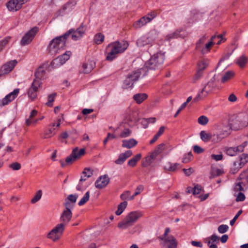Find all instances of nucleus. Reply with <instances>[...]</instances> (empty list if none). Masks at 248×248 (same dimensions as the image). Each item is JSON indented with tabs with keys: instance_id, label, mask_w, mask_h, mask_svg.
Wrapping results in <instances>:
<instances>
[{
	"instance_id": "nucleus-53",
	"label": "nucleus",
	"mask_w": 248,
	"mask_h": 248,
	"mask_svg": "<svg viewBox=\"0 0 248 248\" xmlns=\"http://www.w3.org/2000/svg\"><path fill=\"white\" fill-rule=\"evenodd\" d=\"M165 144L164 143L158 145L155 150L153 151L155 154L158 155L161 154L165 149Z\"/></svg>"
},
{
	"instance_id": "nucleus-8",
	"label": "nucleus",
	"mask_w": 248,
	"mask_h": 248,
	"mask_svg": "<svg viewBox=\"0 0 248 248\" xmlns=\"http://www.w3.org/2000/svg\"><path fill=\"white\" fill-rule=\"evenodd\" d=\"M62 50V35L52 39L47 46L46 51L50 55L55 56Z\"/></svg>"
},
{
	"instance_id": "nucleus-60",
	"label": "nucleus",
	"mask_w": 248,
	"mask_h": 248,
	"mask_svg": "<svg viewBox=\"0 0 248 248\" xmlns=\"http://www.w3.org/2000/svg\"><path fill=\"white\" fill-rule=\"evenodd\" d=\"M226 154L230 156H234L237 154V152L235 150V147H230L227 149Z\"/></svg>"
},
{
	"instance_id": "nucleus-61",
	"label": "nucleus",
	"mask_w": 248,
	"mask_h": 248,
	"mask_svg": "<svg viewBox=\"0 0 248 248\" xmlns=\"http://www.w3.org/2000/svg\"><path fill=\"white\" fill-rule=\"evenodd\" d=\"M234 195H235V196L236 197V202H243L246 199L245 194L244 193H242L241 192H239L237 195L235 194Z\"/></svg>"
},
{
	"instance_id": "nucleus-31",
	"label": "nucleus",
	"mask_w": 248,
	"mask_h": 248,
	"mask_svg": "<svg viewBox=\"0 0 248 248\" xmlns=\"http://www.w3.org/2000/svg\"><path fill=\"white\" fill-rule=\"evenodd\" d=\"M138 142L134 139H130L128 140H123L122 147L127 149H130L135 146Z\"/></svg>"
},
{
	"instance_id": "nucleus-39",
	"label": "nucleus",
	"mask_w": 248,
	"mask_h": 248,
	"mask_svg": "<svg viewBox=\"0 0 248 248\" xmlns=\"http://www.w3.org/2000/svg\"><path fill=\"white\" fill-rule=\"evenodd\" d=\"M46 237L47 238L51 239L53 242H56L60 239L61 235H58L55 232L51 231L47 233Z\"/></svg>"
},
{
	"instance_id": "nucleus-19",
	"label": "nucleus",
	"mask_w": 248,
	"mask_h": 248,
	"mask_svg": "<svg viewBox=\"0 0 248 248\" xmlns=\"http://www.w3.org/2000/svg\"><path fill=\"white\" fill-rule=\"evenodd\" d=\"M41 82L38 79H34L31 87L28 91L29 97L32 100L34 99L37 96V92L40 86Z\"/></svg>"
},
{
	"instance_id": "nucleus-13",
	"label": "nucleus",
	"mask_w": 248,
	"mask_h": 248,
	"mask_svg": "<svg viewBox=\"0 0 248 248\" xmlns=\"http://www.w3.org/2000/svg\"><path fill=\"white\" fill-rule=\"evenodd\" d=\"M248 180V169L242 172L238 177L233 187V191L235 192L244 191L245 184L243 180Z\"/></svg>"
},
{
	"instance_id": "nucleus-62",
	"label": "nucleus",
	"mask_w": 248,
	"mask_h": 248,
	"mask_svg": "<svg viewBox=\"0 0 248 248\" xmlns=\"http://www.w3.org/2000/svg\"><path fill=\"white\" fill-rule=\"evenodd\" d=\"M247 144L248 142L247 141H245L242 144L235 147V150H236L237 153L242 152Z\"/></svg>"
},
{
	"instance_id": "nucleus-44",
	"label": "nucleus",
	"mask_w": 248,
	"mask_h": 248,
	"mask_svg": "<svg viewBox=\"0 0 248 248\" xmlns=\"http://www.w3.org/2000/svg\"><path fill=\"white\" fill-rule=\"evenodd\" d=\"M120 197L122 200H132L134 199V196L130 195V192L129 191H125L121 195Z\"/></svg>"
},
{
	"instance_id": "nucleus-50",
	"label": "nucleus",
	"mask_w": 248,
	"mask_h": 248,
	"mask_svg": "<svg viewBox=\"0 0 248 248\" xmlns=\"http://www.w3.org/2000/svg\"><path fill=\"white\" fill-rule=\"evenodd\" d=\"M206 38L205 36L202 37L196 44V49H201V48L204 45V43L206 41Z\"/></svg>"
},
{
	"instance_id": "nucleus-2",
	"label": "nucleus",
	"mask_w": 248,
	"mask_h": 248,
	"mask_svg": "<svg viewBox=\"0 0 248 248\" xmlns=\"http://www.w3.org/2000/svg\"><path fill=\"white\" fill-rule=\"evenodd\" d=\"M156 37V33L155 31H151L148 33L141 36L137 41L136 44L138 47H142L147 45H150L148 48L150 54L154 52V48L158 49V45H152Z\"/></svg>"
},
{
	"instance_id": "nucleus-35",
	"label": "nucleus",
	"mask_w": 248,
	"mask_h": 248,
	"mask_svg": "<svg viewBox=\"0 0 248 248\" xmlns=\"http://www.w3.org/2000/svg\"><path fill=\"white\" fill-rule=\"evenodd\" d=\"M234 75V72L232 71H229L226 72L222 77L221 82L222 83H225L229 81L233 77Z\"/></svg>"
},
{
	"instance_id": "nucleus-49",
	"label": "nucleus",
	"mask_w": 248,
	"mask_h": 248,
	"mask_svg": "<svg viewBox=\"0 0 248 248\" xmlns=\"http://www.w3.org/2000/svg\"><path fill=\"white\" fill-rule=\"evenodd\" d=\"M75 5L76 2L74 0L69 1L63 6V10L68 9L69 11H71L73 9Z\"/></svg>"
},
{
	"instance_id": "nucleus-32",
	"label": "nucleus",
	"mask_w": 248,
	"mask_h": 248,
	"mask_svg": "<svg viewBox=\"0 0 248 248\" xmlns=\"http://www.w3.org/2000/svg\"><path fill=\"white\" fill-rule=\"evenodd\" d=\"M62 65V55H59L58 57L54 59L49 64L53 68H58Z\"/></svg>"
},
{
	"instance_id": "nucleus-14",
	"label": "nucleus",
	"mask_w": 248,
	"mask_h": 248,
	"mask_svg": "<svg viewBox=\"0 0 248 248\" xmlns=\"http://www.w3.org/2000/svg\"><path fill=\"white\" fill-rule=\"evenodd\" d=\"M85 153L84 149H78L76 148L73 149L71 155L65 158V163L71 165L76 160L80 158Z\"/></svg>"
},
{
	"instance_id": "nucleus-21",
	"label": "nucleus",
	"mask_w": 248,
	"mask_h": 248,
	"mask_svg": "<svg viewBox=\"0 0 248 248\" xmlns=\"http://www.w3.org/2000/svg\"><path fill=\"white\" fill-rule=\"evenodd\" d=\"M109 182V178L108 175H104L99 177L95 183V186L101 189L106 186Z\"/></svg>"
},
{
	"instance_id": "nucleus-30",
	"label": "nucleus",
	"mask_w": 248,
	"mask_h": 248,
	"mask_svg": "<svg viewBox=\"0 0 248 248\" xmlns=\"http://www.w3.org/2000/svg\"><path fill=\"white\" fill-rule=\"evenodd\" d=\"M219 238L216 234H214L211 236L204 239V242L207 243V245H216L218 243Z\"/></svg>"
},
{
	"instance_id": "nucleus-28",
	"label": "nucleus",
	"mask_w": 248,
	"mask_h": 248,
	"mask_svg": "<svg viewBox=\"0 0 248 248\" xmlns=\"http://www.w3.org/2000/svg\"><path fill=\"white\" fill-rule=\"evenodd\" d=\"M157 156V155L154 152H152L150 155L145 157L142 160V166L146 167L150 165L156 158Z\"/></svg>"
},
{
	"instance_id": "nucleus-4",
	"label": "nucleus",
	"mask_w": 248,
	"mask_h": 248,
	"mask_svg": "<svg viewBox=\"0 0 248 248\" xmlns=\"http://www.w3.org/2000/svg\"><path fill=\"white\" fill-rule=\"evenodd\" d=\"M78 197L76 194H70L65 199L66 210L63 211V226L70 220L72 215L71 210L73 209Z\"/></svg>"
},
{
	"instance_id": "nucleus-41",
	"label": "nucleus",
	"mask_w": 248,
	"mask_h": 248,
	"mask_svg": "<svg viewBox=\"0 0 248 248\" xmlns=\"http://www.w3.org/2000/svg\"><path fill=\"white\" fill-rule=\"evenodd\" d=\"M42 196V191L41 190H38L35 193L34 197L31 201V202L32 204H34L38 202L41 198Z\"/></svg>"
},
{
	"instance_id": "nucleus-7",
	"label": "nucleus",
	"mask_w": 248,
	"mask_h": 248,
	"mask_svg": "<svg viewBox=\"0 0 248 248\" xmlns=\"http://www.w3.org/2000/svg\"><path fill=\"white\" fill-rule=\"evenodd\" d=\"M165 60V53L158 51L151 56V58L145 63L146 68L150 69H156L161 65Z\"/></svg>"
},
{
	"instance_id": "nucleus-5",
	"label": "nucleus",
	"mask_w": 248,
	"mask_h": 248,
	"mask_svg": "<svg viewBox=\"0 0 248 248\" xmlns=\"http://www.w3.org/2000/svg\"><path fill=\"white\" fill-rule=\"evenodd\" d=\"M217 76L218 75H215L210 79L201 91L194 98L193 101L196 102L203 98L214 90L217 86V82L218 80Z\"/></svg>"
},
{
	"instance_id": "nucleus-48",
	"label": "nucleus",
	"mask_w": 248,
	"mask_h": 248,
	"mask_svg": "<svg viewBox=\"0 0 248 248\" xmlns=\"http://www.w3.org/2000/svg\"><path fill=\"white\" fill-rule=\"evenodd\" d=\"M131 134V130L128 128H124L119 135L121 138H125L129 137Z\"/></svg>"
},
{
	"instance_id": "nucleus-47",
	"label": "nucleus",
	"mask_w": 248,
	"mask_h": 248,
	"mask_svg": "<svg viewBox=\"0 0 248 248\" xmlns=\"http://www.w3.org/2000/svg\"><path fill=\"white\" fill-rule=\"evenodd\" d=\"M90 197V192L89 191H87L86 192L84 196L81 198V199L79 201L78 204L79 206H82L84 205L89 199Z\"/></svg>"
},
{
	"instance_id": "nucleus-22",
	"label": "nucleus",
	"mask_w": 248,
	"mask_h": 248,
	"mask_svg": "<svg viewBox=\"0 0 248 248\" xmlns=\"http://www.w3.org/2000/svg\"><path fill=\"white\" fill-rule=\"evenodd\" d=\"M49 68V65L48 62L43 64L41 66L38 67L37 70L35 73V77L36 79L40 80L44 78L45 74V70Z\"/></svg>"
},
{
	"instance_id": "nucleus-63",
	"label": "nucleus",
	"mask_w": 248,
	"mask_h": 248,
	"mask_svg": "<svg viewBox=\"0 0 248 248\" xmlns=\"http://www.w3.org/2000/svg\"><path fill=\"white\" fill-rule=\"evenodd\" d=\"M9 167L14 170H18L21 168V165L18 162H14L10 165Z\"/></svg>"
},
{
	"instance_id": "nucleus-1",
	"label": "nucleus",
	"mask_w": 248,
	"mask_h": 248,
	"mask_svg": "<svg viewBox=\"0 0 248 248\" xmlns=\"http://www.w3.org/2000/svg\"><path fill=\"white\" fill-rule=\"evenodd\" d=\"M129 44L124 40L114 41L109 43L106 49V60L112 61L118 54L123 53L127 48Z\"/></svg>"
},
{
	"instance_id": "nucleus-55",
	"label": "nucleus",
	"mask_w": 248,
	"mask_h": 248,
	"mask_svg": "<svg viewBox=\"0 0 248 248\" xmlns=\"http://www.w3.org/2000/svg\"><path fill=\"white\" fill-rule=\"evenodd\" d=\"M223 173V171L222 169L218 168H214L212 170V175L213 177H216L219 176Z\"/></svg>"
},
{
	"instance_id": "nucleus-57",
	"label": "nucleus",
	"mask_w": 248,
	"mask_h": 248,
	"mask_svg": "<svg viewBox=\"0 0 248 248\" xmlns=\"http://www.w3.org/2000/svg\"><path fill=\"white\" fill-rule=\"evenodd\" d=\"M10 39V37L7 36L0 41V51L2 50L3 47L9 42Z\"/></svg>"
},
{
	"instance_id": "nucleus-38",
	"label": "nucleus",
	"mask_w": 248,
	"mask_h": 248,
	"mask_svg": "<svg viewBox=\"0 0 248 248\" xmlns=\"http://www.w3.org/2000/svg\"><path fill=\"white\" fill-rule=\"evenodd\" d=\"M141 157V155L138 154L133 158H131L128 161V165L131 167H134L138 161H139Z\"/></svg>"
},
{
	"instance_id": "nucleus-6",
	"label": "nucleus",
	"mask_w": 248,
	"mask_h": 248,
	"mask_svg": "<svg viewBox=\"0 0 248 248\" xmlns=\"http://www.w3.org/2000/svg\"><path fill=\"white\" fill-rule=\"evenodd\" d=\"M229 122L230 125L232 127V130H238L248 125V115L247 114L233 115L230 118Z\"/></svg>"
},
{
	"instance_id": "nucleus-51",
	"label": "nucleus",
	"mask_w": 248,
	"mask_h": 248,
	"mask_svg": "<svg viewBox=\"0 0 248 248\" xmlns=\"http://www.w3.org/2000/svg\"><path fill=\"white\" fill-rule=\"evenodd\" d=\"M208 118L204 115L199 117L198 119L199 124L202 125H206L208 123Z\"/></svg>"
},
{
	"instance_id": "nucleus-56",
	"label": "nucleus",
	"mask_w": 248,
	"mask_h": 248,
	"mask_svg": "<svg viewBox=\"0 0 248 248\" xmlns=\"http://www.w3.org/2000/svg\"><path fill=\"white\" fill-rule=\"evenodd\" d=\"M192 157V155L191 152H189L188 154H186L184 155L182 159V162L184 163H187L191 160Z\"/></svg>"
},
{
	"instance_id": "nucleus-27",
	"label": "nucleus",
	"mask_w": 248,
	"mask_h": 248,
	"mask_svg": "<svg viewBox=\"0 0 248 248\" xmlns=\"http://www.w3.org/2000/svg\"><path fill=\"white\" fill-rule=\"evenodd\" d=\"M164 244L168 248H176L177 242L175 238L172 236H168L164 239Z\"/></svg>"
},
{
	"instance_id": "nucleus-58",
	"label": "nucleus",
	"mask_w": 248,
	"mask_h": 248,
	"mask_svg": "<svg viewBox=\"0 0 248 248\" xmlns=\"http://www.w3.org/2000/svg\"><path fill=\"white\" fill-rule=\"evenodd\" d=\"M229 229V227L227 225L222 224L218 226V231L220 233H224L226 232Z\"/></svg>"
},
{
	"instance_id": "nucleus-16",
	"label": "nucleus",
	"mask_w": 248,
	"mask_h": 248,
	"mask_svg": "<svg viewBox=\"0 0 248 248\" xmlns=\"http://www.w3.org/2000/svg\"><path fill=\"white\" fill-rule=\"evenodd\" d=\"M30 0H10L6 4L8 10L10 11H17L22 5Z\"/></svg>"
},
{
	"instance_id": "nucleus-9",
	"label": "nucleus",
	"mask_w": 248,
	"mask_h": 248,
	"mask_svg": "<svg viewBox=\"0 0 248 248\" xmlns=\"http://www.w3.org/2000/svg\"><path fill=\"white\" fill-rule=\"evenodd\" d=\"M85 31L86 28L82 24L76 30L71 29L66 32L63 34V40L66 39L70 37L74 41L78 40L83 36Z\"/></svg>"
},
{
	"instance_id": "nucleus-46",
	"label": "nucleus",
	"mask_w": 248,
	"mask_h": 248,
	"mask_svg": "<svg viewBox=\"0 0 248 248\" xmlns=\"http://www.w3.org/2000/svg\"><path fill=\"white\" fill-rule=\"evenodd\" d=\"M19 92V89H16L12 92L6 95V96H8V99L9 100L10 99V102H11L17 96Z\"/></svg>"
},
{
	"instance_id": "nucleus-40",
	"label": "nucleus",
	"mask_w": 248,
	"mask_h": 248,
	"mask_svg": "<svg viewBox=\"0 0 248 248\" xmlns=\"http://www.w3.org/2000/svg\"><path fill=\"white\" fill-rule=\"evenodd\" d=\"M127 205V202L126 201H124L121 202L118 206V209L115 212V214L117 216H120L125 210Z\"/></svg>"
},
{
	"instance_id": "nucleus-37",
	"label": "nucleus",
	"mask_w": 248,
	"mask_h": 248,
	"mask_svg": "<svg viewBox=\"0 0 248 248\" xmlns=\"http://www.w3.org/2000/svg\"><path fill=\"white\" fill-rule=\"evenodd\" d=\"M104 39L105 36L102 33H97L94 36L93 41L95 44L100 45L104 42Z\"/></svg>"
},
{
	"instance_id": "nucleus-29",
	"label": "nucleus",
	"mask_w": 248,
	"mask_h": 248,
	"mask_svg": "<svg viewBox=\"0 0 248 248\" xmlns=\"http://www.w3.org/2000/svg\"><path fill=\"white\" fill-rule=\"evenodd\" d=\"M215 134L207 133L205 131H202L200 132V137L202 140L204 142H208L210 140L213 142V139Z\"/></svg>"
},
{
	"instance_id": "nucleus-11",
	"label": "nucleus",
	"mask_w": 248,
	"mask_h": 248,
	"mask_svg": "<svg viewBox=\"0 0 248 248\" xmlns=\"http://www.w3.org/2000/svg\"><path fill=\"white\" fill-rule=\"evenodd\" d=\"M142 69L133 71L131 74H128L125 79L124 81L122 87L124 89H128L132 87L134 82L138 80L140 78Z\"/></svg>"
},
{
	"instance_id": "nucleus-10",
	"label": "nucleus",
	"mask_w": 248,
	"mask_h": 248,
	"mask_svg": "<svg viewBox=\"0 0 248 248\" xmlns=\"http://www.w3.org/2000/svg\"><path fill=\"white\" fill-rule=\"evenodd\" d=\"M231 130H232V127L230 125L229 122L228 125L222 124L220 126V130L215 134L213 142L217 143L221 141L231 134Z\"/></svg>"
},
{
	"instance_id": "nucleus-25",
	"label": "nucleus",
	"mask_w": 248,
	"mask_h": 248,
	"mask_svg": "<svg viewBox=\"0 0 248 248\" xmlns=\"http://www.w3.org/2000/svg\"><path fill=\"white\" fill-rule=\"evenodd\" d=\"M132 155V152L130 150H127L123 153L119 155L118 158L115 161V163L118 165L123 164L124 161Z\"/></svg>"
},
{
	"instance_id": "nucleus-36",
	"label": "nucleus",
	"mask_w": 248,
	"mask_h": 248,
	"mask_svg": "<svg viewBox=\"0 0 248 248\" xmlns=\"http://www.w3.org/2000/svg\"><path fill=\"white\" fill-rule=\"evenodd\" d=\"M248 58L245 55H242L236 61L237 64L241 68L245 67L247 63Z\"/></svg>"
},
{
	"instance_id": "nucleus-34",
	"label": "nucleus",
	"mask_w": 248,
	"mask_h": 248,
	"mask_svg": "<svg viewBox=\"0 0 248 248\" xmlns=\"http://www.w3.org/2000/svg\"><path fill=\"white\" fill-rule=\"evenodd\" d=\"M147 98V95L146 93H137L133 96L134 100L138 103L140 104Z\"/></svg>"
},
{
	"instance_id": "nucleus-12",
	"label": "nucleus",
	"mask_w": 248,
	"mask_h": 248,
	"mask_svg": "<svg viewBox=\"0 0 248 248\" xmlns=\"http://www.w3.org/2000/svg\"><path fill=\"white\" fill-rule=\"evenodd\" d=\"M157 16L156 12L152 11L145 16H143L133 24V27L138 29L150 22Z\"/></svg>"
},
{
	"instance_id": "nucleus-52",
	"label": "nucleus",
	"mask_w": 248,
	"mask_h": 248,
	"mask_svg": "<svg viewBox=\"0 0 248 248\" xmlns=\"http://www.w3.org/2000/svg\"><path fill=\"white\" fill-rule=\"evenodd\" d=\"M37 110L33 109L31 112L29 118L26 120V124L27 125H30L31 124V119L37 115Z\"/></svg>"
},
{
	"instance_id": "nucleus-20",
	"label": "nucleus",
	"mask_w": 248,
	"mask_h": 248,
	"mask_svg": "<svg viewBox=\"0 0 248 248\" xmlns=\"http://www.w3.org/2000/svg\"><path fill=\"white\" fill-rule=\"evenodd\" d=\"M16 60L9 61L3 65L0 69V77L11 72L17 64Z\"/></svg>"
},
{
	"instance_id": "nucleus-15",
	"label": "nucleus",
	"mask_w": 248,
	"mask_h": 248,
	"mask_svg": "<svg viewBox=\"0 0 248 248\" xmlns=\"http://www.w3.org/2000/svg\"><path fill=\"white\" fill-rule=\"evenodd\" d=\"M37 27H33L27 32L22 37L20 44L22 46H26L30 44L34 37L35 34L38 31Z\"/></svg>"
},
{
	"instance_id": "nucleus-43",
	"label": "nucleus",
	"mask_w": 248,
	"mask_h": 248,
	"mask_svg": "<svg viewBox=\"0 0 248 248\" xmlns=\"http://www.w3.org/2000/svg\"><path fill=\"white\" fill-rule=\"evenodd\" d=\"M181 31L176 30L174 32L170 33L166 36V40H170V39L176 38L180 36Z\"/></svg>"
},
{
	"instance_id": "nucleus-45",
	"label": "nucleus",
	"mask_w": 248,
	"mask_h": 248,
	"mask_svg": "<svg viewBox=\"0 0 248 248\" xmlns=\"http://www.w3.org/2000/svg\"><path fill=\"white\" fill-rule=\"evenodd\" d=\"M56 95V93H53L48 95L47 96V102L46 103V105L50 107H52Z\"/></svg>"
},
{
	"instance_id": "nucleus-42",
	"label": "nucleus",
	"mask_w": 248,
	"mask_h": 248,
	"mask_svg": "<svg viewBox=\"0 0 248 248\" xmlns=\"http://www.w3.org/2000/svg\"><path fill=\"white\" fill-rule=\"evenodd\" d=\"M209 63V61L207 59L201 61L198 63V70H204L208 66Z\"/></svg>"
},
{
	"instance_id": "nucleus-64",
	"label": "nucleus",
	"mask_w": 248,
	"mask_h": 248,
	"mask_svg": "<svg viewBox=\"0 0 248 248\" xmlns=\"http://www.w3.org/2000/svg\"><path fill=\"white\" fill-rule=\"evenodd\" d=\"M71 54L72 53L70 51H66L64 53H63V63L70 59Z\"/></svg>"
},
{
	"instance_id": "nucleus-59",
	"label": "nucleus",
	"mask_w": 248,
	"mask_h": 248,
	"mask_svg": "<svg viewBox=\"0 0 248 248\" xmlns=\"http://www.w3.org/2000/svg\"><path fill=\"white\" fill-rule=\"evenodd\" d=\"M191 192L193 195H197L199 194L202 189V187L201 186L197 185L192 188H191Z\"/></svg>"
},
{
	"instance_id": "nucleus-18",
	"label": "nucleus",
	"mask_w": 248,
	"mask_h": 248,
	"mask_svg": "<svg viewBox=\"0 0 248 248\" xmlns=\"http://www.w3.org/2000/svg\"><path fill=\"white\" fill-rule=\"evenodd\" d=\"M248 162V154H242L239 161L233 162V167L231 169L232 172L234 174Z\"/></svg>"
},
{
	"instance_id": "nucleus-24",
	"label": "nucleus",
	"mask_w": 248,
	"mask_h": 248,
	"mask_svg": "<svg viewBox=\"0 0 248 248\" xmlns=\"http://www.w3.org/2000/svg\"><path fill=\"white\" fill-rule=\"evenodd\" d=\"M95 65V63L94 61H88L83 63L80 71L84 74L89 73L93 70Z\"/></svg>"
},
{
	"instance_id": "nucleus-26",
	"label": "nucleus",
	"mask_w": 248,
	"mask_h": 248,
	"mask_svg": "<svg viewBox=\"0 0 248 248\" xmlns=\"http://www.w3.org/2000/svg\"><path fill=\"white\" fill-rule=\"evenodd\" d=\"M181 168V165L178 163H173L167 162L164 166V169L166 171H175Z\"/></svg>"
},
{
	"instance_id": "nucleus-23",
	"label": "nucleus",
	"mask_w": 248,
	"mask_h": 248,
	"mask_svg": "<svg viewBox=\"0 0 248 248\" xmlns=\"http://www.w3.org/2000/svg\"><path fill=\"white\" fill-rule=\"evenodd\" d=\"M216 37V35L213 36L209 42L204 45L201 49H198V50H199L202 54L204 55L207 54L210 51L212 46L215 44V39Z\"/></svg>"
},
{
	"instance_id": "nucleus-33",
	"label": "nucleus",
	"mask_w": 248,
	"mask_h": 248,
	"mask_svg": "<svg viewBox=\"0 0 248 248\" xmlns=\"http://www.w3.org/2000/svg\"><path fill=\"white\" fill-rule=\"evenodd\" d=\"M93 175V170L89 168H85L82 172L80 181H85L87 178Z\"/></svg>"
},
{
	"instance_id": "nucleus-17",
	"label": "nucleus",
	"mask_w": 248,
	"mask_h": 248,
	"mask_svg": "<svg viewBox=\"0 0 248 248\" xmlns=\"http://www.w3.org/2000/svg\"><path fill=\"white\" fill-rule=\"evenodd\" d=\"M61 118L57 119L56 121L53 123L52 124L48 126V129L44 132L43 138L44 139L49 138L55 134V130L61 125Z\"/></svg>"
},
{
	"instance_id": "nucleus-54",
	"label": "nucleus",
	"mask_w": 248,
	"mask_h": 248,
	"mask_svg": "<svg viewBox=\"0 0 248 248\" xmlns=\"http://www.w3.org/2000/svg\"><path fill=\"white\" fill-rule=\"evenodd\" d=\"M51 231L61 236L62 234V223L57 224Z\"/></svg>"
},
{
	"instance_id": "nucleus-3",
	"label": "nucleus",
	"mask_w": 248,
	"mask_h": 248,
	"mask_svg": "<svg viewBox=\"0 0 248 248\" xmlns=\"http://www.w3.org/2000/svg\"><path fill=\"white\" fill-rule=\"evenodd\" d=\"M142 216V214L140 211H132L118 223V227L122 230L126 229L128 227L133 226Z\"/></svg>"
}]
</instances>
